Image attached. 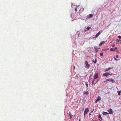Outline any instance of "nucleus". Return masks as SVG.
Here are the masks:
<instances>
[{
	"mask_svg": "<svg viewBox=\"0 0 121 121\" xmlns=\"http://www.w3.org/2000/svg\"><path fill=\"white\" fill-rule=\"evenodd\" d=\"M98 73H95L94 75V76L93 77V80L92 84L93 85L95 84L94 83V81L95 80V79L97 78L98 77Z\"/></svg>",
	"mask_w": 121,
	"mask_h": 121,
	"instance_id": "nucleus-1",
	"label": "nucleus"
},
{
	"mask_svg": "<svg viewBox=\"0 0 121 121\" xmlns=\"http://www.w3.org/2000/svg\"><path fill=\"white\" fill-rule=\"evenodd\" d=\"M89 112V109L88 108H86L85 109V110L84 111V117H86L85 115L86 114L87 112Z\"/></svg>",
	"mask_w": 121,
	"mask_h": 121,
	"instance_id": "nucleus-2",
	"label": "nucleus"
},
{
	"mask_svg": "<svg viewBox=\"0 0 121 121\" xmlns=\"http://www.w3.org/2000/svg\"><path fill=\"white\" fill-rule=\"evenodd\" d=\"M107 81H111L113 83H114V82H115L114 80L112 79H106L105 81L104 82H106Z\"/></svg>",
	"mask_w": 121,
	"mask_h": 121,
	"instance_id": "nucleus-3",
	"label": "nucleus"
},
{
	"mask_svg": "<svg viewBox=\"0 0 121 121\" xmlns=\"http://www.w3.org/2000/svg\"><path fill=\"white\" fill-rule=\"evenodd\" d=\"M85 63L87 67L89 68L90 67V65L88 64V62L87 61H86L85 62Z\"/></svg>",
	"mask_w": 121,
	"mask_h": 121,
	"instance_id": "nucleus-4",
	"label": "nucleus"
},
{
	"mask_svg": "<svg viewBox=\"0 0 121 121\" xmlns=\"http://www.w3.org/2000/svg\"><path fill=\"white\" fill-rule=\"evenodd\" d=\"M108 111L110 114H112L113 113V111L111 108L110 109L109 111Z\"/></svg>",
	"mask_w": 121,
	"mask_h": 121,
	"instance_id": "nucleus-5",
	"label": "nucleus"
},
{
	"mask_svg": "<svg viewBox=\"0 0 121 121\" xmlns=\"http://www.w3.org/2000/svg\"><path fill=\"white\" fill-rule=\"evenodd\" d=\"M92 16H93V15L92 14H89V15L87 16V18L88 19H90V18L92 17Z\"/></svg>",
	"mask_w": 121,
	"mask_h": 121,
	"instance_id": "nucleus-6",
	"label": "nucleus"
},
{
	"mask_svg": "<svg viewBox=\"0 0 121 121\" xmlns=\"http://www.w3.org/2000/svg\"><path fill=\"white\" fill-rule=\"evenodd\" d=\"M89 94V93L88 91L86 92L84 91L83 93V94H86V95H88Z\"/></svg>",
	"mask_w": 121,
	"mask_h": 121,
	"instance_id": "nucleus-7",
	"label": "nucleus"
},
{
	"mask_svg": "<svg viewBox=\"0 0 121 121\" xmlns=\"http://www.w3.org/2000/svg\"><path fill=\"white\" fill-rule=\"evenodd\" d=\"M105 43L104 41H102L99 44V46H101L104 43Z\"/></svg>",
	"mask_w": 121,
	"mask_h": 121,
	"instance_id": "nucleus-8",
	"label": "nucleus"
},
{
	"mask_svg": "<svg viewBox=\"0 0 121 121\" xmlns=\"http://www.w3.org/2000/svg\"><path fill=\"white\" fill-rule=\"evenodd\" d=\"M91 27H87L86 30H85V32L88 30L91 29Z\"/></svg>",
	"mask_w": 121,
	"mask_h": 121,
	"instance_id": "nucleus-9",
	"label": "nucleus"
},
{
	"mask_svg": "<svg viewBox=\"0 0 121 121\" xmlns=\"http://www.w3.org/2000/svg\"><path fill=\"white\" fill-rule=\"evenodd\" d=\"M102 114H103V115H106L107 114H108V113L107 112H103Z\"/></svg>",
	"mask_w": 121,
	"mask_h": 121,
	"instance_id": "nucleus-10",
	"label": "nucleus"
},
{
	"mask_svg": "<svg viewBox=\"0 0 121 121\" xmlns=\"http://www.w3.org/2000/svg\"><path fill=\"white\" fill-rule=\"evenodd\" d=\"M68 114L70 117V118L71 119L72 117V115L70 114V113H68Z\"/></svg>",
	"mask_w": 121,
	"mask_h": 121,
	"instance_id": "nucleus-11",
	"label": "nucleus"
},
{
	"mask_svg": "<svg viewBox=\"0 0 121 121\" xmlns=\"http://www.w3.org/2000/svg\"><path fill=\"white\" fill-rule=\"evenodd\" d=\"M103 75L104 76H105L106 77H107L108 76L107 73H105L103 74Z\"/></svg>",
	"mask_w": 121,
	"mask_h": 121,
	"instance_id": "nucleus-12",
	"label": "nucleus"
},
{
	"mask_svg": "<svg viewBox=\"0 0 121 121\" xmlns=\"http://www.w3.org/2000/svg\"><path fill=\"white\" fill-rule=\"evenodd\" d=\"M110 51H115V50H114V49L112 48H111L110 49Z\"/></svg>",
	"mask_w": 121,
	"mask_h": 121,
	"instance_id": "nucleus-13",
	"label": "nucleus"
},
{
	"mask_svg": "<svg viewBox=\"0 0 121 121\" xmlns=\"http://www.w3.org/2000/svg\"><path fill=\"white\" fill-rule=\"evenodd\" d=\"M99 118L101 120L102 119V118L100 115L99 114Z\"/></svg>",
	"mask_w": 121,
	"mask_h": 121,
	"instance_id": "nucleus-14",
	"label": "nucleus"
},
{
	"mask_svg": "<svg viewBox=\"0 0 121 121\" xmlns=\"http://www.w3.org/2000/svg\"><path fill=\"white\" fill-rule=\"evenodd\" d=\"M121 93V91H118V94L119 95H120Z\"/></svg>",
	"mask_w": 121,
	"mask_h": 121,
	"instance_id": "nucleus-15",
	"label": "nucleus"
},
{
	"mask_svg": "<svg viewBox=\"0 0 121 121\" xmlns=\"http://www.w3.org/2000/svg\"><path fill=\"white\" fill-rule=\"evenodd\" d=\"M109 49V48H105V49H104V50L107 51V50H108Z\"/></svg>",
	"mask_w": 121,
	"mask_h": 121,
	"instance_id": "nucleus-16",
	"label": "nucleus"
},
{
	"mask_svg": "<svg viewBox=\"0 0 121 121\" xmlns=\"http://www.w3.org/2000/svg\"><path fill=\"white\" fill-rule=\"evenodd\" d=\"M120 40V39L119 40H118V39H117V40L116 41V43H117V42L118 43L119 42Z\"/></svg>",
	"mask_w": 121,
	"mask_h": 121,
	"instance_id": "nucleus-17",
	"label": "nucleus"
},
{
	"mask_svg": "<svg viewBox=\"0 0 121 121\" xmlns=\"http://www.w3.org/2000/svg\"><path fill=\"white\" fill-rule=\"evenodd\" d=\"M98 101V97L96 99V100L95 101V103H97V102Z\"/></svg>",
	"mask_w": 121,
	"mask_h": 121,
	"instance_id": "nucleus-18",
	"label": "nucleus"
},
{
	"mask_svg": "<svg viewBox=\"0 0 121 121\" xmlns=\"http://www.w3.org/2000/svg\"><path fill=\"white\" fill-rule=\"evenodd\" d=\"M95 50L96 51V52H97L98 51V49H96V48H95Z\"/></svg>",
	"mask_w": 121,
	"mask_h": 121,
	"instance_id": "nucleus-19",
	"label": "nucleus"
},
{
	"mask_svg": "<svg viewBox=\"0 0 121 121\" xmlns=\"http://www.w3.org/2000/svg\"><path fill=\"white\" fill-rule=\"evenodd\" d=\"M102 30H101V31H99V35L101 34V33L102 32Z\"/></svg>",
	"mask_w": 121,
	"mask_h": 121,
	"instance_id": "nucleus-20",
	"label": "nucleus"
},
{
	"mask_svg": "<svg viewBox=\"0 0 121 121\" xmlns=\"http://www.w3.org/2000/svg\"><path fill=\"white\" fill-rule=\"evenodd\" d=\"M100 55L101 56H103V53H101L100 54Z\"/></svg>",
	"mask_w": 121,
	"mask_h": 121,
	"instance_id": "nucleus-21",
	"label": "nucleus"
},
{
	"mask_svg": "<svg viewBox=\"0 0 121 121\" xmlns=\"http://www.w3.org/2000/svg\"><path fill=\"white\" fill-rule=\"evenodd\" d=\"M118 37L120 39V40L121 39V36H118Z\"/></svg>",
	"mask_w": 121,
	"mask_h": 121,
	"instance_id": "nucleus-22",
	"label": "nucleus"
},
{
	"mask_svg": "<svg viewBox=\"0 0 121 121\" xmlns=\"http://www.w3.org/2000/svg\"><path fill=\"white\" fill-rule=\"evenodd\" d=\"M95 61H93V62H94V63H96V59H95Z\"/></svg>",
	"mask_w": 121,
	"mask_h": 121,
	"instance_id": "nucleus-23",
	"label": "nucleus"
},
{
	"mask_svg": "<svg viewBox=\"0 0 121 121\" xmlns=\"http://www.w3.org/2000/svg\"><path fill=\"white\" fill-rule=\"evenodd\" d=\"M86 87H88V84H87V83H86Z\"/></svg>",
	"mask_w": 121,
	"mask_h": 121,
	"instance_id": "nucleus-24",
	"label": "nucleus"
},
{
	"mask_svg": "<svg viewBox=\"0 0 121 121\" xmlns=\"http://www.w3.org/2000/svg\"><path fill=\"white\" fill-rule=\"evenodd\" d=\"M109 69H106L105 70V71H109Z\"/></svg>",
	"mask_w": 121,
	"mask_h": 121,
	"instance_id": "nucleus-25",
	"label": "nucleus"
},
{
	"mask_svg": "<svg viewBox=\"0 0 121 121\" xmlns=\"http://www.w3.org/2000/svg\"><path fill=\"white\" fill-rule=\"evenodd\" d=\"M98 36V33L96 35V37H97Z\"/></svg>",
	"mask_w": 121,
	"mask_h": 121,
	"instance_id": "nucleus-26",
	"label": "nucleus"
},
{
	"mask_svg": "<svg viewBox=\"0 0 121 121\" xmlns=\"http://www.w3.org/2000/svg\"><path fill=\"white\" fill-rule=\"evenodd\" d=\"M108 76L110 75H111V74H110L109 73H107Z\"/></svg>",
	"mask_w": 121,
	"mask_h": 121,
	"instance_id": "nucleus-27",
	"label": "nucleus"
},
{
	"mask_svg": "<svg viewBox=\"0 0 121 121\" xmlns=\"http://www.w3.org/2000/svg\"><path fill=\"white\" fill-rule=\"evenodd\" d=\"M101 99L99 97V101L101 100Z\"/></svg>",
	"mask_w": 121,
	"mask_h": 121,
	"instance_id": "nucleus-28",
	"label": "nucleus"
},
{
	"mask_svg": "<svg viewBox=\"0 0 121 121\" xmlns=\"http://www.w3.org/2000/svg\"><path fill=\"white\" fill-rule=\"evenodd\" d=\"M75 9V10L76 11H77V8H76Z\"/></svg>",
	"mask_w": 121,
	"mask_h": 121,
	"instance_id": "nucleus-29",
	"label": "nucleus"
},
{
	"mask_svg": "<svg viewBox=\"0 0 121 121\" xmlns=\"http://www.w3.org/2000/svg\"><path fill=\"white\" fill-rule=\"evenodd\" d=\"M116 58H118V56L117 55L116 56Z\"/></svg>",
	"mask_w": 121,
	"mask_h": 121,
	"instance_id": "nucleus-30",
	"label": "nucleus"
},
{
	"mask_svg": "<svg viewBox=\"0 0 121 121\" xmlns=\"http://www.w3.org/2000/svg\"><path fill=\"white\" fill-rule=\"evenodd\" d=\"M114 60H117V59L116 58H115Z\"/></svg>",
	"mask_w": 121,
	"mask_h": 121,
	"instance_id": "nucleus-31",
	"label": "nucleus"
},
{
	"mask_svg": "<svg viewBox=\"0 0 121 121\" xmlns=\"http://www.w3.org/2000/svg\"><path fill=\"white\" fill-rule=\"evenodd\" d=\"M108 69H109V70L110 69H111L112 68H108Z\"/></svg>",
	"mask_w": 121,
	"mask_h": 121,
	"instance_id": "nucleus-32",
	"label": "nucleus"
},
{
	"mask_svg": "<svg viewBox=\"0 0 121 121\" xmlns=\"http://www.w3.org/2000/svg\"><path fill=\"white\" fill-rule=\"evenodd\" d=\"M108 69H109V70L110 69H111L112 68H108Z\"/></svg>",
	"mask_w": 121,
	"mask_h": 121,
	"instance_id": "nucleus-33",
	"label": "nucleus"
},
{
	"mask_svg": "<svg viewBox=\"0 0 121 121\" xmlns=\"http://www.w3.org/2000/svg\"><path fill=\"white\" fill-rule=\"evenodd\" d=\"M89 116H90L91 115V112H90L89 113Z\"/></svg>",
	"mask_w": 121,
	"mask_h": 121,
	"instance_id": "nucleus-34",
	"label": "nucleus"
},
{
	"mask_svg": "<svg viewBox=\"0 0 121 121\" xmlns=\"http://www.w3.org/2000/svg\"><path fill=\"white\" fill-rule=\"evenodd\" d=\"M117 47H115V50L116 49H117Z\"/></svg>",
	"mask_w": 121,
	"mask_h": 121,
	"instance_id": "nucleus-35",
	"label": "nucleus"
},
{
	"mask_svg": "<svg viewBox=\"0 0 121 121\" xmlns=\"http://www.w3.org/2000/svg\"><path fill=\"white\" fill-rule=\"evenodd\" d=\"M120 43L121 44V40H120Z\"/></svg>",
	"mask_w": 121,
	"mask_h": 121,
	"instance_id": "nucleus-36",
	"label": "nucleus"
},
{
	"mask_svg": "<svg viewBox=\"0 0 121 121\" xmlns=\"http://www.w3.org/2000/svg\"><path fill=\"white\" fill-rule=\"evenodd\" d=\"M69 113H70V112H69Z\"/></svg>",
	"mask_w": 121,
	"mask_h": 121,
	"instance_id": "nucleus-37",
	"label": "nucleus"
},
{
	"mask_svg": "<svg viewBox=\"0 0 121 121\" xmlns=\"http://www.w3.org/2000/svg\"><path fill=\"white\" fill-rule=\"evenodd\" d=\"M83 110H84V108H83L82 109V111H83Z\"/></svg>",
	"mask_w": 121,
	"mask_h": 121,
	"instance_id": "nucleus-38",
	"label": "nucleus"
},
{
	"mask_svg": "<svg viewBox=\"0 0 121 121\" xmlns=\"http://www.w3.org/2000/svg\"><path fill=\"white\" fill-rule=\"evenodd\" d=\"M73 67H74V68H75V66H74Z\"/></svg>",
	"mask_w": 121,
	"mask_h": 121,
	"instance_id": "nucleus-39",
	"label": "nucleus"
},
{
	"mask_svg": "<svg viewBox=\"0 0 121 121\" xmlns=\"http://www.w3.org/2000/svg\"><path fill=\"white\" fill-rule=\"evenodd\" d=\"M93 112V111H92L91 112Z\"/></svg>",
	"mask_w": 121,
	"mask_h": 121,
	"instance_id": "nucleus-40",
	"label": "nucleus"
},
{
	"mask_svg": "<svg viewBox=\"0 0 121 121\" xmlns=\"http://www.w3.org/2000/svg\"><path fill=\"white\" fill-rule=\"evenodd\" d=\"M79 121H80V119H79Z\"/></svg>",
	"mask_w": 121,
	"mask_h": 121,
	"instance_id": "nucleus-41",
	"label": "nucleus"
},
{
	"mask_svg": "<svg viewBox=\"0 0 121 121\" xmlns=\"http://www.w3.org/2000/svg\"><path fill=\"white\" fill-rule=\"evenodd\" d=\"M100 120V121H101L99 119V120Z\"/></svg>",
	"mask_w": 121,
	"mask_h": 121,
	"instance_id": "nucleus-42",
	"label": "nucleus"
}]
</instances>
